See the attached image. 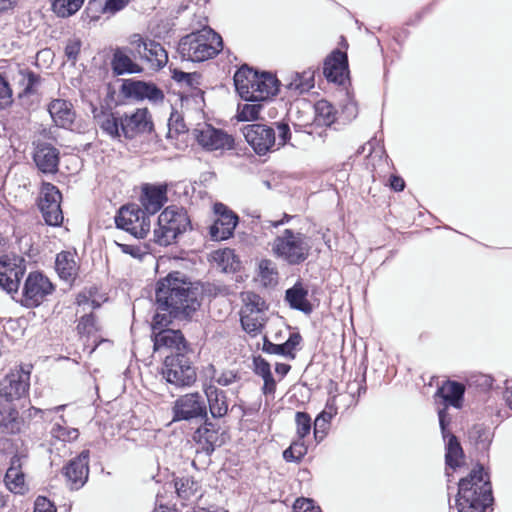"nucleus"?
<instances>
[{
    "mask_svg": "<svg viewBox=\"0 0 512 512\" xmlns=\"http://www.w3.org/2000/svg\"><path fill=\"white\" fill-rule=\"evenodd\" d=\"M241 299V325L247 333L257 335L267 320V305L258 294L250 291L243 292Z\"/></svg>",
    "mask_w": 512,
    "mask_h": 512,
    "instance_id": "10",
    "label": "nucleus"
},
{
    "mask_svg": "<svg viewBox=\"0 0 512 512\" xmlns=\"http://www.w3.org/2000/svg\"><path fill=\"white\" fill-rule=\"evenodd\" d=\"M205 374L210 378V383L218 384L220 386H229L235 383L239 377L238 374L232 370H217L213 365H209L205 369Z\"/></svg>",
    "mask_w": 512,
    "mask_h": 512,
    "instance_id": "38",
    "label": "nucleus"
},
{
    "mask_svg": "<svg viewBox=\"0 0 512 512\" xmlns=\"http://www.w3.org/2000/svg\"><path fill=\"white\" fill-rule=\"evenodd\" d=\"M17 4V0H0V11L12 9Z\"/></svg>",
    "mask_w": 512,
    "mask_h": 512,
    "instance_id": "63",
    "label": "nucleus"
},
{
    "mask_svg": "<svg viewBox=\"0 0 512 512\" xmlns=\"http://www.w3.org/2000/svg\"><path fill=\"white\" fill-rule=\"evenodd\" d=\"M464 392L465 387L463 384L455 381H446L438 388L436 395L443 398L446 404L455 408H461Z\"/></svg>",
    "mask_w": 512,
    "mask_h": 512,
    "instance_id": "36",
    "label": "nucleus"
},
{
    "mask_svg": "<svg viewBox=\"0 0 512 512\" xmlns=\"http://www.w3.org/2000/svg\"><path fill=\"white\" fill-rule=\"evenodd\" d=\"M222 47L221 36L205 27L184 36L178 44V53L183 60L203 62L216 56Z\"/></svg>",
    "mask_w": 512,
    "mask_h": 512,
    "instance_id": "5",
    "label": "nucleus"
},
{
    "mask_svg": "<svg viewBox=\"0 0 512 512\" xmlns=\"http://www.w3.org/2000/svg\"><path fill=\"white\" fill-rule=\"evenodd\" d=\"M33 160L43 173H56L59 164V152L51 144L40 142L36 145Z\"/></svg>",
    "mask_w": 512,
    "mask_h": 512,
    "instance_id": "25",
    "label": "nucleus"
},
{
    "mask_svg": "<svg viewBox=\"0 0 512 512\" xmlns=\"http://www.w3.org/2000/svg\"><path fill=\"white\" fill-rule=\"evenodd\" d=\"M61 423H55L51 429V434L54 438L64 442L76 440L79 436V431L76 428H69L66 426L64 416H60Z\"/></svg>",
    "mask_w": 512,
    "mask_h": 512,
    "instance_id": "42",
    "label": "nucleus"
},
{
    "mask_svg": "<svg viewBox=\"0 0 512 512\" xmlns=\"http://www.w3.org/2000/svg\"><path fill=\"white\" fill-rule=\"evenodd\" d=\"M493 502L490 482L482 466L460 480L457 506L459 512H485Z\"/></svg>",
    "mask_w": 512,
    "mask_h": 512,
    "instance_id": "3",
    "label": "nucleus"
},
{
    "mask_svg": "<svg viewBox=\"0 0 512 512\" xmlns=\"http://www.w3.org/2000/svg\"><path fill=\"white\" fill-rule=\"evenodd\" d=\"M468 437L478 449L486 450L491 443V432L483 425H474L468 432Z\"/></svg>",
    "mask_w": 512,
    "mask_h": 512,
    "instance_id": "41",
    "label": "nucleus"
},
{
    "mask_svg": "<svg viewBox=\"0 0 512 512\" xmlns=\"http://www.w3.org/2000/svg\"><path fill=\"white\" fill-rule=\"evenodd\" d=\"M21 468L22 457L19 455L13 456L5 475V483L7 488L14 493H22L24 490L25 478Z\"/></svg>",
    "mask_w": 512,
    "mask_h": 512,
    "instance_id": "35",
    "label": "nucleus"
},
{
    "mask_svg": "<svg viewBox=\"0 0 512 512\" xmlns=\"http://www.w3.org/2000/svg\"><path fill=\"white\" fill-rule=\"evenodd\" d=\"M76 302L80 308L77 310V313H84L77 325L78 332L80 334L90 335L98 331V325L94 315L92 313L86 314L88 310L100 307V302L95 299V292L90 289L79 293L76 298Z\"/></svg>",
    "mask_w": 512,
    "mask_h": 512,
    "instance_id": "20",
    "label": "nucleus"
},
{
    "mask_svg": "<svg viewBox=\"0 0 512 512\" xmlns=\"http://www.w3.org/2000/svg\"><path fill=\"white\" fill-rule=\"evenodd\" d=\"M196 76V74L186 73L179 70H174L173 72V79L177 82H186L187 84L191 85L193 78Z\"/></svg>",
    "mask_w": 512,
    "mask_h": 512,
    "instance_id": "59",
    "label": "nucleus"
},
{
    "mask_svg": "<svg viewBox=\"0 0 512 512\" xmlns=\"http://www.w3.org/2000/svg\"><path fill=\"white\" fill-rule=\"evenodd\" d=\"M347 69V55L337 50L325 60L323 73L328 81L342 84L345 80Z\"/></svg>",
    "mask_w": 512,
    "mask_h": 512,
    "instance_id": "26",
    "label": "nucleus"
},
{
    "mask_svg": "<svg viewBox=\"0 0 512 512\" xmlns=\"http://www.w3.org/2000/svg\"><path fill=\"white\" fill-rule=\"evenodd\" d=\"M294 512H320L319 507H315L313 501L307 498H299L293 506Z\"/></svg>",
    "mask_w": 512,
    "mask_h": 512,
    "instance_id": "54",
    "label": "nucleus"
},
{
    "mask_svg": "<svg viewBox=\"0 0 512 512\" xmlns=\"http://www.w3.org/2000/svg\"><path fill=\"white\" fill-rule=\"evenodd\" d=\"M254 372L261 378L271 374L270 364L263 358H254Z\"/></svg>",
    "mask_w": 512,
    "mask_h": 512,
    "instance_id": "55",
    "label": "nucleus"
},
{
    "mask_svg": "<svg viewBox=\"0 0 512 512\" xmlns=\"http://www.w3.org/2000/svg\"><path fill=\"white\" fill-rule=\"evenodd\" d=\"M34 512H56V510L47 498L39 496L35 501Z\"/></svg>",
    "mask_w": 512,
    "mask_h": 512,
    "instance_id": "56",
    "label": "nucleus"
},
{
    "mask_svg": "<svg viewBox=\"0 0 512 512\" xmlns=\"http://www.w3.org/2000/svg\"><path fill=\"white\" fill-rule=\"evenodd\" d=\"M314 74L312 69L295 72L286 80L285 87L294 95L306 93L314 87Z\"/></svg>",
    "mask_w": 512,
    "mask_h": 512,
    "instance_id": "34",
    "label": "nucleus"
},
{
    "mask_svg": "<svg viewBox=\"0 0 512 512\" xmlns=\"http://www.w3.org/2000/svg\"><path fill=\"white\" fill-rule=\"evenodd\" d=\"M291 369V366L285 363H277L275 367V371L277 374L281 376H285Z\"/></svg>",
    "mask_w": 512,
    "mask_h": 512,
    "instance_id": "62",
    "label": "nucleus"
},
{
    "mask_svg": "<svg viewBox=\"0 0 512 512\" xmlns=\"http://www.w3.org/2000/svg\"><path fill=\"white\" fill-rule=\"evenodd\" d=\"M438 417H439V424H440L443 438L445 440L448 438L447 443H446V455H445L446 464L449 467L455 469L461 465V462H462V459L464 456L463 450H462V447H461L459 441L457 440L456 436H454L453 434H450L446 429V426L448 424L446 407L443 409H440L438 411Z\"/></svg>",
    "mask_w": 512,
    "mask_h": 512,
    "instance_id": "24",
    "label": "nucleus"
},
{
    "mask_svg": "<svg viewBox=\"0 0 512 512\" xmlns=\"http://www.w3.org/2000/svg\"><path fill=\"white\" fill-rule=\"evenodd\" d=\"M133 56L145 61L151 69L159 70L168 62V54L163 46L151 39L134 34L129 40Z\"/></svg>",
    "mask_w": 512,
    "mask_h": 512,
    "instance_id": "12",
    "label": "nucleus"
},
{
    "mask_svg": "<svg viewBox=\"0 0 512 512\" xmlns=\"http://www.w3.org/2000/svg\"><path fill=\"white\" fill-rule=\"evenodd\" d=\"M204 392L209 404V410L214 418L224 417L228 412V403L224 391L218 389L216 385L204 384Z\"/></svg>",
    "mask_w": 512,
    "mask_h": 512,
    "instance_id": "30",
    "label": "nucleus"
},
{
    "mask_svg": "<svg viewBox=\"0 0 512 512\" xmlns=\"http://www.w3.org/2000/svg\"><path fill=\"white\" fill-rule=\"evenodd\" d=\"M101 131L113 140L133 139L139 134L151 132L153 123L147 108L123 112H101L95 116Z\"/></svg>",
    "mask_w": 512,
    "mask_h": 512,
    "instance_id": "2",
    "label": "nucleus"
},
{
    "mask_svg": "<svg viewBox=\"0 0 512 512\" xmlns=\"http://www.w3.org/2000/svg\"><path fill=\"white\" fill-rule=\"evenodd\" d=\"M189 225L190 220L183 208L168 206L158 217L154 240L161 246L170 245L178 235L186 231Z\"/></svg>",
    "mask_w": 512,
    "mask_h": 512,
    "instance_id": "8",
    "label": "nucleus"
},
{
    "mask_svg": "<svg viewBox=\"0 0 512 512\" xmlns=\"http://www.w3.org/2000/svg\"><path fill=\"white\" fill-rule=\"evenodd\" d=\"M0 427L7 433H16L20 431L21 420L18 411L9 409L6 414H3L0 419Z\"/></svg>",
    "mask_w": 512,
    "mask_h": 512,
    "instance_id": "45",
    "label": "nucleus"
},
{
    "mask_svg": "<svg viewBox=\"0 0 512 512\" xmlns=\"http://www.w3.org/2000/svg\"><path fill=\"white\" fill-rule=\"evenodd\" d=\"M264 385L262 391L265 395H273L276 390V381L273 378L272 373L262 378Z\"/></svg>",
    "mask_w": 512,
    "mask_h": 512,
    "instance_id": "57",
    "label": "nucleus"
},
{
    "mask_svg": "<svg viewBox=\"0 0 512 512\" xmlns=\"http://www.w3.org/2000/svg\"><path fill=\"white\" fill-rule=\"evenodd\" d=\"M173 421L192 420L207 417V407L203 397L198 393L180 396L172 407Z\"/></svg>",
    "mask_w": 512,
    "mask_h": 512,
    "instance_id": "14",
    "label": "nucleus"
},
{
    "mask_svg": "<svg viewBox=\"0 0 512 512\" xmlns=\"http://www.w3.org/2000/svg\"><path fill=\"white\" fill-rule=\"evenodd\" d=\"M88 460L89 451L84 450L64 468V475L72 490H78L87 481L89 473Z\"/></svg>",
    "mask_w": 512,
    "mask_h": 512,
    "instance_id": "23",
    "label": "nucleus"
},
{
    "mask_svg": "<svg viewBox=\"0 0 512 512\" xmlns=\"http://www.w3.org/2000/svg\"><path fill=\"white\" fill-rule=\"evenodd\" d=\"M84 0H52L53 12L62 18L74 15L83 5Z\"/></svg>",
    "mask_w": 512,
    "mask_h": 512,
    "instance_id": "39",
    "label": "nucleus"
},
{
    "mask_svg": "<svg viewBox=\"0 0 512 512\" xmlns=\"http://www.w3.org/2000/svg\"><path fill=\"white\" fill-rule=\"evenodd\" d=\"M121 93L124 97L136 101L147 99L152 103H160L164 99L163 91L154 83L134 79L124 80Z\"/></svg>",
    "mask_w": 512,
    "mask_h": 512,
    "instance_id": "19",
    "label": "nucleus"
},
{
    "mask_svg": "<svg viewBox=\"0 0 512 512\" xmlns=\"http://www.w3.org/2000/svg\"><path fill=\"white\" fill-rule=\"evenodd\" d=\"M117 228L130 233L136 239H143L150 230V220L136 205L123 206L115 216Z\"/></svg>",
    "mask_w": 512,
    "mask_h": 512,
    "instance_id": "13",
    "label": "nucleus"
},
{
    "mask_svg": "<svg viewBox=\"0 0 512 512\" xmlns=\"http://www.w3.org/2000/svg\"><path fill=\"white\" fill-rule=\"evenodd\" d=\"M154 350L167 354L184 353L187 343L179 330L164 329L154 332Z\"/></svg>",
    "mask_w": 512,
    "mask_h": 512,
    "instance_id": "22",
    "label": "nucleus"
},
{
    "mask_svg": "<svg viewBox=\"0 0 512 512\" xmlns=\"http://www.w3.org/2000/svg\"><path fill=\"white\" fill-rule=\"evenodd\" d=\"M311 248L310 238L292 229H284L271 243L274 256L289 265H299L306 261Z\"/></svg>",
    "mask_w": 512,
    "mask_h": 512,
    "instance_id": "6",
    "label": "nucleus"
},
{
    "mask_svg": "<svg viewBox=\"0 0 512 512\" xmlns=\"http://www.w3.org/2000/svg\"><path fill=\"white\" fill-rule=\"evenodd\" d=\"M62 195L58 188L51 183H43L39 207L45 222L50 226H60L63 213L60 207Z\"/></svg>",
    "mask_w": 512,
    "mask_h": 512,
    "instance_id": "15",
    "label": "nucleus"
},
{
    "mask_svg": "<svg viewBox=\"0 0 512 512\" xmlns=\"http://www.w3.org/2000/svg\"><path fill=\"white\" fill-rule=\"evenodd\" d=\"M259 276L265 286L275 285L278 279L275 264L268 259L261 260L259 263Z\"/></svg>",
    "mask_w": 512,
    "mask_h": 512,
    "instance_id": "44",
    "label": "nucleus"
},
{
    "mask_svg": "<svg viewBox=\"0 0 512 512\" xmlns=\"http://www.w3.org/2000/svg\"><path fill=\"white\" fill-rule=\"evenodd\" d=\"M302 337L299 333H291L289 338L282 344H275L268 340L264 341L263 351L268 354L281 355L289 359L295 358V350L300 345Z\"/></svg>",
    "mask_w": 512,
    "mask_h": 512,
    "instance_id": "32",
    "label": "nucleus"
},
{
    "mask_svg": "<svg viewBox=\"0 0 512 512\" xmlns=\"http://www.w3.org/2000/svg\"><path fill=\"white\" fill-rule=\"evenodd\" d=\"M39 83V77L33 72L22 73V84L24 85V93L30 94L34 92V88Z\"/></svg>",
    "mask_w": 512,
    "mask_h": 512,
    "instance_id": "53",
    "label": "nucleus"
},
{
    "mask_svg": "<svg viewBox=\"0 0 512 512\" xmlns=\"http://www.w3.org/2000/svg\"><path fill=\"white\" fill-rule=\"evenodd\" d=\"M303 439H298L297 441H294L290 446L295 452L296 459H299V461L305 456L307 453V447L302 441Z\"/></svg>",
    "mask_w": 512,
    "mask_h": 512,
    "instance_id": "58",
    "label": "nucleus"
},
{
    "mask_svg": "<svg viewBox=\"0 0 512 512\" xmlns=\"http://www.w3.org/2000/svg\"><path fill=\"white\" fill-rule=\"evenodd\" d=\"M316 120L319 124L329 126L335 120L334 107L326 100H320L315 105Z\"/></svg>",
    "mask_w": 512,
    "mask_h": 512,
    "instance_id": "43",
    "label": "nucleus"
},
{
    "mask_svg": "<svg viewBox=\"0 0 512 512\" xmlns=\"http://www.w3.org/2000/svg\"><path fill=\"white\" fill-rule=\"evenodd\" d=\"M233 257V252L230 249L220 250L215 253V259L220 261H229V259Z\"/></svg>",
    "mask_w": 512,
    "mask_h": 512,
    "instance_id": "61",
    "label": "nucleus"
},
{
    "mask_svg": "<svg viewBox=\"0 0 512 512\" xmlns=\"http://www.w3.org/2000/svg\"><path fill=\"white\" fill-rule=\"evenodd\" d=\"M30 386V370L19 367L0 380V396L6 401L20 399L27 394Z\"/></svg>",
    "mask_w": 512,
    "mask_h": 512,
    "instance_id": "18",
    "label": "nucleus"
},
{
    "mask_svg": "<svg viewBox=\"0 0 512 512\" xmlns=\"http://www.w3.org/2000/svg\"><path fill=\"white\" fill-rule=\"evenodd\" d=\"M161 373L178 388L189 387L196 381V370L184 353L166 354Z\"/></svg>",
    "mask_w": 512,
    "mask_h": 512,
    "instance_id": "9",
    "label": "nucleus"
},
{
    "mask_svg": "<svg viewBox=\"0 0 512 512\" xmlns=\"http://www.w3.org/2000/svg\"><path fill=\"white\" fill-rule=\"evenodd\" d=\"M25 270L26 267L22 258L10 255L1 256L0 287L8 294L17 293Z\"/></svg>",
    "mask_w": 512,
    "mask_h": 512,
    "instance_id": "16",
    "label": "nucleus"
},
{
    "mask_svg": "<svg viewBox=\"0 0 512 512\" xmlns=\"http://www.w3.org/2000/svg\"><path fill=\"white\" fill-rule=\"evenodd\" d=\"M55 268L62 279H73L78 271L76 254L70 251L60 252L56 257Z\"/></svg>",
    "mask_w": 512,
    "mask_h": 512,
    "instance_id": "37",
    "label": "nucleus"
},
{
    "mask_svg": "<svg viewBox=\"0 0 512 512\" xmlns=\"http://www.w3.org/2000/svg\"><path fill=\"white\" fill-rule=\"evenodd\" d=\"M175 487L180 497L188 499L191 495L196 493L198 484L190 477H183L176 479Z\"/></svg>",
    "mask_w": 512,
    "mask_h": 512,
    "instance_id": "47",
    "label": "nucleus"
},
{
    "mask_svg": "<svg viewBox=\"0 0 512 512\" xmlns=\"http://www.w3.org/2000/svg\"><path fill=\"white\" fill-rule=\"evenodd\" d=\"M171 273L160 280L156 288L157 312L153 318V331L163 330L172 317H188L200 307L199 290L192 283Z\"/></svg>",
    "mask_w": 512,
    "mask_h": 512,
    "instance_id": "1",
    "label": "nucleus"
},
{
    "mask_svg": "<svg viewBox=\"0 0 512 512\" xmlns=\"http://www.w3.org/2000/svg\"><path fill=\"white\" fill-rule=\"evenodd\" d=\"M167 202V185H145L142 204L150 214L158 212Z\"/></svg>",
    "mask_w": 512,
    "mask_h": 512,
    "instance_id": "28",
    "label": "nucleus"
},
{
    "mask_svg": "<svg viewBox=\"0 0 512 512\" xmlns=\"http://www.w3.org/2000/svg\"><path fill=\"white\" fill-rule=\"evenodd\" d=\"M128 0H89V8L103 14H114L123 9Z\"/></svg>",
    "mask_w": 512,
    "mask_h": 512,
    "instance_id": "40",
    "label": "nucleus"
},
{
    "mask_svg": "<svg viewBox=\"0 0 512 512\" xmlns=\"http://www.w3.org/2000/svg\"><path fill=\"white\" fill-rule=\"evenodd\" d=\"M132 48H117L111 61L112 70L116 75L141 73L142 67L136 63L131 55Z\"/></svg>",
    "mask_w": 512,
    "mask_h": 512,
    "instance_id": "29",
    "label": "nucleus"
},
{
    "mask_svg": "<svg viewBox=\"0 0 512 512\" xmlns=\"http://www.w3.org/2000/svg\"><path fill=\"white\" fill-rule=\"evenodd\" d=\"M276 128L277 138L275 130L264 124H249L244 126L242 131L254 151L259 155H264L275 146L277 149L284 146L290 139L291 133L288 124L277 123Z\"/></svg>",
    "mask_w": 512,
    "mask_h": 512,
    "instance_id": "7",
    "label": "nucleus"
},
{
    "mask_svg": "<svg viewBox=\"0 0 512 512\" xmlns=\"http://www.w3.org/2000/svg\"><path fill=\"white\" fill-rule=\"evenodd\" d=\"M334 414H336V409L331 406L329 411H323L316 417L314 421V436L317 440H322L323 436H319V433L325 432Z\"/></svg>",
    "mask_w": 512,
    "mask_h": 512,
    "instance_id": "48",
    "label": "nucleus"
},
{
    "mask_svg": "<svg viewBox=\"0 0 512 512\" xmlns=\"http://www.w3.org/2000/svg\"><path fill=\"white\" fill-rule=\"evenodd\" d=\"M285 300L293 309L306 314L312 311V305L308 300V289L301 282L295 283L293 287L286 290Z\"/></svg>",
    "mask_w": 512,
    "mask_h": 512,
    "instance_id": "33",
    "label": "nucleus"
},
{
    "mask_svg": "<svg viewBox=\"0 0 512 512\" xmlns=\"http://www.w3.org/2000/svg\"><path fill=\"white\" fill-rule=\"evenodd\" d=\"M13 103V93L8 81L0 75V109H5Z\"/></svg>",
    "mask_w": 512,
    "mask_h": 512,
    "instance_id": "51",
    "label": "nucleus"
},
{
    "mask_svg": "<svg viewBox=\"0 0 512 512\" xmlns=\"http://www.w3.org/2000/svg\"><path fill=\"white\" fill-rule=\"evenodd\" d=\"M504 398L506 400L507 405L512 410V384L507 385L505 392H504Z\"/></svg>",
    "mask_w": 512,
    "mask_h": 512,
    "instance_id": "64",
    "label": "nucleus"
},
{
    "mask_svg": "<svg viewBox=\"0 0 512 512\" xmlns=\"http://www.w3.org/2000/svg\"><path fill=\"white\" fill-rule=\"evenodd\" d=\"M217 218L210 227V236L215 241L226 240L233 235L238 223V217L221 203L214 206Z\"/></svg>",
    "mask_w": 512,
    "mask_h": 512,
    "instance_id": "21",
    "label": "nucleus"
},
{
    "mask_svg": "<svg viewBox=\"0 0 512 512\" xmlns=\"http://www.w3.org/2000/svg\"><path fill=\"white\" fill-rule=\"evenodd\" d=\"M296 433L303 439L311 431V417L305 412H297L295 415Z\"/></svg>",
    "mask_w": 512,
    "mask_h": 512,
    "instance_id": "49",
    "label": "nucleus"
},
{
    "mask_svg": "<svg viewBox=\"0 0 512 512\" xmlns=\"http://www.w3.org/2000/svg\"><path fill=\"white\" fill-rule=\"evenodd\" d=\"M48 111L55 124L62 128H69L75 119L72 105L66 100L55 99L49 104Z\"/></svg>",
    "mask_w": 512,
    "mask_h": 512,
    "instance_id": "31",
    "label": "nucleus"
},
{
    "mask_svg": "<svg viewBox=\"0 0 512 512\" xmlns=\"http://www.w3.org/2000/svg\"><path fill=\"white\" fill-rule=\"evenodd\" d=\"M82 42L79 38H71L67 41L64 53L68 61L75 64L81 50Z\"/></svg>",
    "mask_w": 512,
    "mask_h": 512,
    "instance_id": "50",
    "label": "nucleus"
},
{
    "mask_svg": "<svg viewBox=\"0 0 512 512\" xmlns=\"http://www.w3.org/2000/svg\"><path fill=\"white\" fill-rule=\"evenodd\" d=\"M193 438L207 455H210L216 447L223 443L218 429L207 420L195 431Z\"/></svg>",
    "mask_w": 512,
    "mask_h": 512,
    "instance_id": "27",
    "label": "nucleus"
},
{
    "mask_svg": "<svg viewBox=\"0 0 512 512\" xmlns=\"http://www.w3.org/2000/svg\"><path fill=\"white\" fill-rule=\"evenodd\" d=\"M52 291L53 285L47 277L39 272L30 273L24 283L21 302L26 307H36Z\"/></svg>",
    "mask_w": 512,
    "mask_h": 512,
    "instance_id": "17",
    "label": "nucleus"
},
{
    "mask_svg": "<svg viewBox=\"0 0 512 512\" xmlns=\"http://www.w3.org/2000/svg\"><path fill=\"white\" fill-rule=\"evenodd\" d=\"M116 245L121 249V251L125 254L132 256L135 259H141L144 255L147 254L145 248L140 245L134 244H123L119 242H115Z\"/></svg>",
    "mask_w": 512,
    "mask_h": 512,
    "instance_id": "52",
    "label": "nucleus"
},
{
    "mask_svg": "<svg viewBox=\"0 0 512 512\" xmlns=\"http://www.w3.org/2000/svg\"><path fill=\"white\" fill-rule=\"evenodd\" d=\"M192 136L197 144L205 151L223 153L234 149V138L222 129L210 124H198L192 131Z\"/></svg>",
    "mask_w": 512,
    "mask_h": 512,
    "instance_id": "11",
    "label": "nucleus"
},
{
    "mask_svg": "<svg viewBox=\"0 0 512 512\" xmlns=\"http://www.w3.org/2000/svg\"><path fill=\"white\" fill-rule=\"evenodd\" d=\"M262 105L259 102H252L239 106L237 118L239 121H254L258 119Z\"/></svg>",
    "mask_w": 512,
    "mask_h": 512,
    "instance_id": "46",
    "label": "nucleus"
},
{
    "mask_svg": "<svg viewBox=\"0 0 512 512\" xmlns=\"http://www.w3.org/2000/svg\"><path fill=\"white\" fill-rule=\"evenodd\" d=\"M236 91L242 99L249 102H262L278 92V79L270 73L258 74L243 66L234 75Z\"/></svg>",
    "mask_w": 512,
    "mask_h": 512,
    "instance_id": "4",
    "label": "nucleus"
},
{
    "mask_svg": "<svg viewBox=\"0 0 512 512\" xmlns=\"http://www.w3.org/2000/svg\"><path fill=\"white\" fill-rule=\"evenodd\" d=\"M390 185L395 191H402L405 187L404 180L398 176H392L390 179Z\"/></svg>",
    "mask_w": 512,
    "mask_h": 512,
    "instance_id": "60",
    "label": "nucleus"
}]
</instances>
